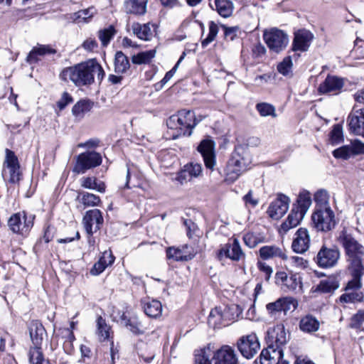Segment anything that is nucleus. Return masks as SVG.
<instances>
[{
	"label": "nucleus",
	"mask_w": 364,
	"mask_h": 364,
	"mask_svg": "<svg viewBox=\"0 0 364 364\" xmlns=\"http://www.w3.org/2000/svg\"><path fill=\"white\" fill-rule=\"evenodd\" d=\"M210 355L209 350L202 349L198 350L195 355L196 364H212Z\"/></svg>",
	"instance_id": "4d7b16f0"
},
{
	"label": "nucleus",
	"mask_w": 364,
	"mask_h": 364,
	"mask_svg": "<svg viewBox=\"0 0 364 364\" xmlns=\"http://www.w3.org/2000/svg\"><path fill=\"white\" fill-rule=\"evenodd\" d=\"M312 203L311 193L306 190L301 191L297 196V214H300L302 220Z\"/></svg>",
	"instance_id": "b1692460"
},
{
	"label": "nucleus",
	"mask_w": 364,
	"mask_h": 364,
	"mask_svg": "<svg viewBox=\"0 0 364 364\" xmlns=\"http://www.w3.org/2000/svg\"><path fill=\"white\" fill-rule=\"evenodd\" d=\"M148 0H127L124 3V9L127 14L143 15L146 11Z\"/></svg>",
	"instance_id": "cd10ccee"
},
{
	"label": "nucleus",
	"mask_w": 364,
	"mask_h": 364,
	"mask_svg": "<svg viewBox=\"0 0 364 364\" xmlns=\"http://www.w3.org/2000/svg\"><path fill=\"white\" fill-rule=\"evenodd\" d=\"M209 33L208 36L201 41V46L203 48H205L210 43H212L216 38L218 33V26L214 22L210 21L208 25Z\"/></svg>",
	"instance_id": "de8ad7c7"
},
{
	"label": "nucleus",
	"mask_w": 364,
	"mask_h": 364,
	"mask_svg": "<svg viewBox=\"0 0 364 364\" xmlns=\"http://www.w3.org/2000/svg\"><path fill=\"white\" fill-rule=\"evenodd\" d=\"M340 258V251L336 247L323 245L316 256V262L320 267L330 268L336 265Z\"/></svg>",
	"instance_id": "9d476101"
},
{
	"label": "nucleus",
	"mask_w": 364,
	"mask_h": 364,
	"mask_svg": "<svg viewBox=\"0 0 364 364\" xmlns=\"http://www.w3.org/2000/svg\"><path fill=\"white\" fill-rule=\"evenodd\" d=\"M115 33L116 31L113 26H109L108 28L99 31L98 38L102 42L103 46L108 45Z\"/></svg>",
	"instance_id": "49530a36"
},
{
	"label": "nucleus",
	"mask_w": 364,
	"mask_h": 364,
	"mask_svg": "<svg viewBox=\"0 0 364 364\" xmlns=\"http://www.w3.org/2000/svg\"><path fill=\"white\" fill-rule=\"evenodd\" d=\"M344 85V80L343 78L328 75L325 80L320 84L318 92L321 94L333 93L337 95L341 92Z\"/></svg>",
	"instance_id": "a211bd4d"
},
{
	"label": "nucleus",
	"mask_w": 364,
	"mask_h": 364,
	"mask_svg": "<svg viewBox=\"0 0 364 364\" xmlns=\"http://www.w3.org/2000/svg\"><path fill=\"white\" fill-rule=\"evenodd\" d=\"M316 203L315 208H331L329 205V196L325 190H319L314 195Z\"/></svg>",
	"instance_id": "37998d69"
},
{
	"label": "nucleus",
	"mask_w": 364,
	"mask_h": 364,
	"mask_svg": "<svg viewBox=\"0 0 364 364\" xmlns=\"http://www.w3.org/2000/svg\"><path fill=\"white\" fill-rule=\"evenodd\" d=\"M218 13L223 17H229L233 10V4L230 0H215Z\"/></svg>",
	"instance_id": "ea45409f"
},
{
	"label": "nucleus",
	"mask_w": 364,
	"mask_h": 364,
	"mask_svg": "<svg viewBox=\"0 0 364 364\" xmlns=\"http://www.w3.org/2000/svg\"><path fill=\"white\" fill-rule=\"evenodd\" d=\"M350 149H351L352 155L354 154H364V143L360 141V140H355L351 142L350 145H349Z\"/></svg>",
	"instance_id": "0e129e2a"
},
{
	"label": "nucleus",
	"mask_w": 364,
	"mask_h": 364,
	"mask_svg": "<svg viewBox=\"0 0 364 364\" xmlns=\"http://www.w3.org/2000/svg\"><path fill=\"white\" fill-rule=\"evenodd\" d=\"M243 200H244L246 205H251V207H252V208L256 207L259 203L258 198L253 196L252 191H250L243 197Z\"/></svg>",
	"instance_id": "774afa93"
},
{
	"label": "nucleus",
	"mask_w": 364,
	"mask_h": 364,
	"mask_svg": "<svg viewBox=\"0 0 364 364\" xmlns=\"http://www.w3.org/2000/svg\"><path fill=\"white\" fill-rule=\"evenodd\" d=\"M364 323V310L358 311L351 318L350 326L353 328H358Z\"/></svg>",
	"instance_id": "052dcab7"
},
{
	"label": "nucleus",
	"mask_w": 364,
	"mask_h": 364,
	"mask_svg": "<svg viewBox=\"0 0 364 364\" xmlns=\"http://www.w3.org/2000/svg\"><path fill=\"white\" fill-rule=\"evenodd\" d=\"M282 356V348L267 346L262 350L259 355V361L261 364H278Z\"/></svg>",
	"instance_id": "412c9836"
},
{
	"label": "nucleus",
	"mask_w": 364,
	"mask_h": 364,
	"mask_svg": "<svg viewBox=\"0 0 364 364\" xmlns=\"http://www.w3.org/2000/svg\"><path fill=\"white\" fill-rule=\"evenodd\" d=\"M243 240L245 244L250 248L255 247L259 243L261 242V240L259 238V237L252 232H248L245 234L243 237Z\"/></svg>",
	"instance_id": "bf43d9fd"
},
{
	"label": "nucleus",
	"mask_w": 364,
	"mask_h": 364,
	"mask_svg": "<svg viewBox=\"0 0 364 364\" xmlns=\"http://www.w3.org/2000/svg\"><path fill=\"white\" fill-rule=\"evenodd\" d=\"M294 227H296V213L294 212V208H292L287 220L281 225L280 230L286 233Z\"/></svg>",
	"instance_id": "5fc2aeb1"
},
{
	"label": "nucleus",
	"mask_w": 364,
	"mask_h": 364,
	"mask_svg": "<svg viewBox=\"0 0 364 364\" xmlns=\"http://www.w3.org/2000/svg\"><path fill=\"white\" fill-rule=\"evenodd\" d=\"M257 264L259 270L265 274L266 280H269L273 272L272 268L268 264H267L265 262H262L260 261H258Z\"/></svg>",
	"instance_id": "338daca9"
},
{
	"label": "nucleus",
	"mask_w": 364,
	"mask_h": 364,
	"mask_svg": "<svg viewBox=\"0 0 364 364\" xmlns=\"http://www.w3.org/2000/svg\"><path fill=\"white\" fill-rule=\"evenodd\" d=\"M31 339L34 346H41L45 329L38 321H32L28 326Z\"/></svg>",
	"instance_id": "bb28decb"
},
{
	"label": "nucleus",
	"mask_w": 364,
	"mask_h": 364,
	"mask_svg": "<svg viewBox=\"0 0 364 364\" xmlns=\"http://www.w3.org/2000/svg\"><path fill=\"white\" fill-rule=\"evenodd\" d=\"M219 257L225 256L233 261H239L245 257L240 242L235 238L232 243L225 244L219 251Z\"/></svg>",
	"instance_id": "6ab92c4d"
},
{
	"label": "nucleus",
	"mask_w": 364,
	"mask_h": 364,
	"mask_svg": "<svg viewBox=\"0 0 364 364\" xmlns=\"http://www.w3.org/2000/svg\"><path fill=\"white\" fill-rule=\"evenodd\" d=\"M215 144L210 139L202 140L198 146L197 150L203 159L207 168L213 171L216 165V154L215 151Z\"/></svg>",
	"instance_id": "9b49d317"
},
{
	"label": "nucleus",
	"mask_w": 364,
	"mask_h": 364,
	"mask_svg": "<svg viewBox=\"0 0 364 364\" xmlns=\"http://www.w3.org/2000/svg\"><path fill=\"white\" fill-rule=\"evenodd\" d=\"M267 346L282 348L287 342V336L283 325L269 328L265 338Z\"/></svg>",
	"instance_id": "4468645a"
},
{
	"label": "nucleus",
	"mask_w": 364,
	"mask_h": 364,
	"mask_svg": "<svg viewBox=\"0 0 364 364\" xmlns=\"http://www.w3.org/2000/svg\"><path fill=\"white\" fill-rule=\"evenodd\" d=\"M333 156L336 159L346 160L352 156L351 149L349 145L343 146L333 151Z\"/></svg>",
	"instance_id": "6e6d98bb"
},
{
	"label": "nucleus",
	"mask_w": 364,
	"mask_h": 364,
	"mask_svg": "<svg viewBox=\"0 0 364 364\" xmlns=\"http://www.w3.org/2000/svg\"><path fill=\"white\" fill-rule=\"evenodd\" d=\"M364 295L360 289L346 290V293L340 297V301L342 303H355L363 301Z\"/></svg>",
	"instance_id": "58836bf2"
},
{
	"label": "nucleus",
	"mask_w": 364,
	"mask_h": 364,
	"mask_svg": "<svg viewBox=\"0 0 364 364\" xmlns=\"http://www.w3.org/2000/svg\"><path fill=\"white\" fill-rule=\"evenodd\" d=\"M93 107V103L88 100H80L72 108L73 114L79 119H82L85 114L89 112Z\"/></svg>",
	"instance_id": "72a5a7b5"
},
{
	"label": "nucleus",
	"mask_w": 364,
	"mask_h": 364,
	"mask_svg": "<svg viewBox=\"0 0 364 364\" xmlns=\"http://www.w3.org/2000/svg\"><path fill=\"white\" fill-rule=\"evenodd\" d=\"M310 246V236L306 228H299L297 230V253H304Z\"/></svg>",
	"instance_id": "473e14b6"
},
{
	"label": "nucleus",
	"mask_w": 364,
	"mask_h": 364,
	"mask_svg": "<svg viewBox=\"0 0 364 364\" xmlns=\"http://www.w3.org/2000/svg\"><path fill=\"white\" fill-rule=\"evenodd\" d=\"M101 163L100 154L96 151H86L77 156L73 171L77 174L84 173L86 171L100 166Z\"/></svg>",
	"instance_id": "6e6552de"
},
{
	"label": "nucleus",
	"mask_w": 364,
	"mask_h": 364,
	"mask_svg": "<svg viewBox=\"0 0 364 364\" xmlns=\"http://www.w3.org/2000/svg\"><path fill=\"white\" fill-rule=\"evenodd\" d=\"M343 140V129L339 124H336L333 127L331 132L330 141L333 145H336L341 142Z\"/></svg>",
	"instance_id": "13d9d810"
},
{
	"label": "nucleus",
	"mask_w": 364,
	"mask_h": 364,
	"mask_svg": "<svg viewBox=\"0 0 364 364\" xmlns=\"http://www.w3.org/2000/svg\"><path fill=\"white\" fill-rule=\"evenodd\" d=\"M277 282H281L282 285L285 286L289 289H294L296 288V279L294 276L291 275L289 278L288 277L286 272H279L276 274Z\"/></svg>",
	"instance_id": "a18cd8bd"
},
{
	"label": "nucleus",
	"mask_w": 364,
	"mask_h": 364,
	"mask_svg": "<svg viewBox=\"0 0 364 364\" xmlns=\"http://www.w3.org/2000/svg\"><path fill=\"white\" fill-rule=\"evenodd\" d=\"M263 37L269 50L276 53L284 50L289 43L288 36L276 28L265 31Z\"/></svg>",
	"instance_id": "0eeeda50"
},
{
	"label": "nucleus",
	"mask_w": 364,
	"mask_h": 364,
	"mask_svg": "<svg viewBox=\"0 0 364 364\" xmlns=\"http://www.w3.org/2000/svg\"><path fill=\"white\" fill-rule=\"evenodd\" d=\"M97 13V10L94 6H90L86 9H82L75 12L73 15V19L77 23L88 22Z\"/></svg>",
	"instance_id": "4c0bfd02"
},
{
	"label": "nucleus",
	"mask_w": 364,
	"mask_h": 364,
	"mask_svg": "<svg viewBox=\"0 0 364 364\" xmlns=\"http://www.w3.org/2000/svg\"><path fill=\"white\" fill-rule=\"evenodd\" d=\"M130 67L128 58L122 52L117 51L114 58V70L117 73H124Z\"/></svg>",
	"instance_id": "e433bc0d"
},
{
	"label": "nucleus",
	"mask_w": 364,
	"mask_h": 364,
	"mask_svg": "<svg viewBox=\"0 0 364 364\" xmlns=\"http://www.w3.org/2000/svg\"><path fill=\"white\" fill-rule=\"evenodd\" d=\"M202 173V166L197 163H190L184 166V169L179 173L178 180L190 181L192 178L198 177Z\"/></svg>",
	"instance_id": "393cba45"
},
{
	"label": "nucleus",
	"mask_w": 364,
	"mask_h": 364,
	"mask_svg": "<svg viewBox=\"0 0 364 364\" xmlns=\"http://www.w3.org/2000/svg\"><path fill=\"white\" fill-rule=\"evenodd\" d=\"M121 321L122 323L132 333L140 334L144 332L143 326L136 316H132L127 318L124 314H123L121 317Z\"/></svg>",
	"instance_id": "c9c22d12"
},
{
	"label": "nucleus",
	"mask_w": 364,
	"mask_h": 364,
	"mask_svg": "<svg viewBox=\"0 0 364 364\" xmlns=\"http://www.w3.org/2000/svg\"><path fill=\"white\" fill-rule=\"evenodd\" d=\"M311 219L315 228L327 232L335 227V214L331 208H314Z\"/></svg>",
	"instance_id": "39448f33"
},
{
	"label": "nucleus",
	"mask_w": 364,
	"mask_h": 364,
	"mask_svg": "<svg viewBox=\"0 0 364 364\" xmlns=\"http://www.w3.org/2000/svg\"><path fill=\"white\" fill-rule=\"evenodd\" d=\"M314 39V35L311 31L306 28L297 30V51H307Z\"/></svg>",
	"instance_id": "5701e85b"
},
{
	"label": "nucleus",
	"mask_w": 364,
	"mask_h": 364,
	"mask_svg": "<svg viewBox=\"0 0 364 364\" xmlns=\"http://www.w3.org/2000/svg\"><path fill=\"white\" fill-rule=\"evenodd\" d=\"M55 50L48 46H39L34 47L28 53L26 60L30 64L35 63L38 61V56H43L46 54H54Z\"/></svg>",
	"instance_id": "c85d7f7f"
},
{
	"label": "nucleus",
	"mask_w": 364,
	"mask_h": 364,
	"mask_svg": "<svg viewBox=\"0 0 364 364\" xmlns=\"http://www.w3.org/2000/svg\"><path fill=\"white\" fill-rule=\"evenodd\" d=\"M143 308L145 314L150 317L156 318L162 312L161 304L158 300L144 301Z\"/></svg>",
	"instance_id": "f704fd0d"
},
{
	"label": "nucleus",
	"mask_w": 364,
	"mask_h": 364,
	"mask_svg": "<svg viewBox=\"0 0 364 364\" xmlns=\"http://www.w3.org/2000/svg\"><path fill=\"white\" fill-rule=\"evenodd\" d=\"M256 108L262 117H277L275 108L273 105L270 104L266 102L259 103L257 105Z\"/></svg>",
	"instance_id": "8fccbe9b"
},
{
	"label": "nucleus",
	"mask_w": 364,
	"mask_h": 364,
	"mask_svg": "<svg viewBox=\"0 0 364 364\" xmlns=\"http://www.w3.org/2000/svg\"><path fill=\"white\" fill-rule=\"evenodd\" d=\"M215 364H237L235 350L228 346H224L218 350L213 356Z\"/></svg>",
	"instance_id": "aec40b11"
},
{
	"label": "nucleus",
	"mask_w": 364,
	"mask_h": 364,
	"mask_svg": "<svg viewBox=\"0 0 364 364\" xmlns=\"http://www.w3.org/2000/svg\"><path fill=\"white\" fill-rule=\"evenodd\" d=\"M259 257L264 260H268L274 258H280L282 260H287L288 257L285 250L276 245H265L260 247L259 250Z\"/></svg>",
	"instance_id": "4be33fe9"
},
{
	"label": "nucleus",
	"mask_w": 364,
	"mask_h": 364,
	"mask_svg": "<svg viewBox=\"0 0 364 364\" xmlns=\"http://www.w3.org/2000/svg\"><path fill=\"white\" fill-rule=\"evenodd\" d=\"M97 334L100 341H105L109 338L110 327L102 317L97 318Z\"/></svg>",
	"instance_id": "c03bdc74"
},
{
	"label": "nucleus",
	"mask_w": 364,
	"mask_h": 364,
	"mask_svg": "<svg viewBox=\"0 0 364 364\" xmlns=\"http://www.w3.org/2000/svg\"><path fill=\"white\" fill-rule=\"evenodd\" d=\"M73 102V97L71 95L67 92H64L62 94L60 99L58 101L57 105L58 108L62 110L63 109L68 105L70 104Z\"/></svg>",
	"instance_id": "69168bd1"
},
{
	"label": "nucleus",
	"mask_w": 364,
	"mask_h": 364,
	"mask_svg": "<svg viewBox=\"0 0 364 364\" xmlns=\"http://www.w3.org/2000/svg\"><path fill=\"white\" fill-rule=\"evenodd\" d=\"M131 28L132 33L141 40L149 41L152 36L149 23H133Z\"/></svg>",
	"instance_id": "7c9ffc66"
},
{
	"label": "nucleus",
	"mask_w": 364,
	"mask_h": 364,
	"mask_svg": "<svg viewBox=\"0 0 364 364\" xmlns=\"http://www.w3.org/2000/svg\"><path fill=\"white\" fill-rule=\"evenodd\" d=\"M319 327V321L315 317L309 315L301 318L299 323L301 331L305 333H312L316 332Z\"/></svg>",
	"instance_id": "c756f323"
},
{
	"label": "nucleus",
	"mask_w": 364,
	"mask_h": 364,
	"mask_svg": "<svg viewBox=\"0 0 364 364\" xmlns=\"http://www.w3.org/2000/svg\"><path fill=\"white\" fill-rule=\"evenodd\" d=\"M293 65L291 57L287 56L277 65V71L285 77H292Z\"/></svg>",
	"instance_id": "a19ab883"
},
{
	"label": "nucleus",
	"mask_w": 364,
	"mask_h": 364,
	"mask_svg": "<svg viewBox=\"0 0 364 364\" xmlns=\"http://www.w3.org/2000/svg\"><path fill=\"white\" fill-rule=\"evenodd\" d=\"M5 180L11 183H18L21 179V173L17 156L14 152L6 149L2 173Z\"/></svg>",
	"instance_id": "423d86ee"
},
{
	"label": "nucleus",
	"mask_w": 364,
	"mask_h": 364,
	"mask_svg": "<svg viewBox=\"0 0 364 364\" xmlns=\"http://www.w3.org/2000/svg\"><path fill=\"white\" fill-rule=\"evenodd\" d=\"M337 240L345 249L348 259L350 262V267H363V246L346 230L339 233Z\"/></svg>",
	"instance_id": "20e7f679"
},
{
	"label": "nucleus",
	"mask_w": 364,
	"mask_h": 364,
	"mask_svg": "<svg viewBox=\"0 0 364 364\" xmlns=\"http://www.w3.org/2000/svg\"><path fill=\"white\" fill-rule=\"evenodd\" d=\"M347 122L351 133L364 138V108L355 109L354 107L348 117Z\"/></svg>",
	"instance_id": "2eb2a0df"
},
{
	"label": "nucleus",
	"mask_w": 364,
	"mask_h": 364,
	"mask_svg": "<svg viewBox=\"0 0 364 364\" xmlns=\"http://www.w3.org/2000/svg\"><path fill=\"white\" fill-rule=\"evenodd\" d=\"M102 213L98 209H92L86 212L82 223L87 234L90 237L100 229L103 223Z\"/></svg>",
	"instance_id": "f8f14e48"
},
{
	"label": "nucleus",
	"mask_w": 364,
	"mask_h": 364,
	"mask_svg": "<svg viewBox=\"0 0 364 364\" xmlns=\"http://www.w3.org/2000/svg\"><path fill=\"white\" fill-rule=\"evenodd\" d=\"M95 74L97 79L101 80L104 77V70L96 60L92 59L63 69L60 77L65 82L70 80L76 86H83L92 83Z\"/></svg>",
	"instance_id": "f257e3e1"
},
{
	"label": "nucleus",
	"mask_w": 364,
	"mask_h": 364,
	"mask_svg": "<svg viewBox=\"0 0 364 364\" xmlns=\"http://www.w3.org/2000/svg\"><path fill=\"white\" fill-rule=\"evenodd\" d=\"M289 199L283 194H278L277 198L273 200L267 211L269 217L273 220L280 219L289 209Z\"/></svg>",
	"instance_id": "dca6fc26"
},
{
	"label": "nucleus",
	"mask_w": 364,
	"mask_h": 364,
	"mask_svg": "<svg viewBox=\"0 0 364 364\" xmlns=\"http://www.w3.org/2000/svg\"><path fill=\"white\" fill-rule=\"evenodd\" d=\"M280 300H282V311H283L285 314L289 311H291L292 309H296V303L295 300L292 297H283L280 298Z\"/></svg>",
	"instance_id": "680f3d73"
},
{
	"label": "nucleus",
	"mask_w": 364,
	"mask_h": 364,
	"mask_svg": "<svg viewBox=\"0 0 364 364\" xmlns=\"http://www.w3.org/2000/svg\"><path fill=\"white\" fill-rule=\"evenodd\" d=\"M34 215L28 218L26 213H16L11 215L8 220V225L14 233L23 235L27 233L33 225Z\"/></svg>",
	"instance_id": "1a4fd4ad"
},
{
	"label": "nucleus",
	"mask_w": 364,
	"mask_h": 364,
	"mask_svg": "<svg viewBox=\"0 0 364 364\" xmlns=\"http://www.w3.org/2000/svg\"><path fill=\"white\" fill-rule=\"evenodd\" d=\"M31 364H42L44 358L39 346L31 348L28 353Z\"/></svg>",
	"instance_id": "3c124183"
},
{
	"label": "nucleus",
	"mask_w": 364,
	"mask_h": 364,
	"mask_svg": "<svg viewBox=\"0 0 364 364\" xmlns=\"http://www.w3.org/2000/svg\"><path fill=\"white\" fill-rule=\"evenodd\" d=\"M352 279L348 281L345 290L360 289L362 287L361 278L363 275V267H349Z\"/></svg>",
	"instance_id": "a878e982"
},
{
	"label": "nucleus",
	"mask_w": 364,
	"mask_h": 364,
	"mask_svg": "<svg viewBox=\"0 0 364 364\" xmlns=\"http://www.w3.org/2000/svg\"><path fill=\"white\" fill-rule=\"evenodd\" d=\"M280 299L274 302H271L267 304L266 309L269 314L271 316L275 315L277 313L282 311V304Z\"/></svg>",
	"instance_id": "e2e57ef3"
},
{
	"label": "nucleus",
	"mask_w": 364,
	"mask_h": 364,
	"mask_svg": "<svg viewBox=\"0 0 364 364\" xmlns=\"http://www.w3.org/2000/svg\"><path fill=\"white\" fill-rule=\"evenodd\" d=\"M225 315L221 307H215L213 309L209 315L208 323L215 326L216 325L221 324L224 320Z\"/></svg>",
	"instance_id": "09e8293b"
},
{
	"label": "nucleus",
	"mask_w": 364,
	"mask_h": 364,
	"mask_svg": "<svg viewBox=\"0 0 364 364\" xmlns=\"http://www.w3.org/2000/svg\"><path fill=\"white\" fill-rule=\"evenodd\" d=\"M81 202L86 207L97 206L100 202V198L95 194L85 193L82 196Z\"/></svg>",
	"instance_id": "603ef678"
},
{
	"label": "nucleus",
	"mask_w": 364,
	"mask_h": 364,
	"mask_svg": "<svg viewBox=\"0 0 364 364\" xmlns=\"http://www.w3.org/2000/svg\"><path fill=\"white\" fill-rule=\"evenodd\" d=\"M252 162L249 149L243 146H237L229 159L225 170V181L233 183L247 170Z\"/></svg>",
	"instance_id": "f03ea898"
},
{
	"label": "nucleus",
	"mask_w": 364,
	"mask_h": 364,
	"mask_svg": "<svg viewBox=\"0 0 364 364\" xmlns=\"http://www.w3.org/2000/svg\"><path fill=\"white\" fill-rule=\"evenodd\" d=\"M351 55L358 60L364 59V41L357 38L355 41V45Z\"/></svg>",
	"instance_id": "864d4df0"
},
{
	"label": "nucleus",
	"mask_w": 364,
	"mask_h": 364,
	"mask_svg": "<svg viewBox=\"0 0 364 364\" xmlns=\"http://www.w3.org/2000/svg\"><path fill=\"white\" fill-rule=\"evenodd\" d=\"M156 50H150L144 52L139 53L132 58V61L134 64L141 65L149 63L152 58L155 57Z\"/></svg>",
	"instance_id": "79ce46f5"
},
{
	"label": "nucleus",
	"mask_w": 364,
	"mask_h": 364,
	"mask_svg": "<svg viewBox=\"0 0 364 364\" xmlns=\"http://www.w3.org/2000/svg\"><path fill=\"white\" fill-rule=\"evenodd\" d=\"M339 287L338 282L335 277H329L320 282L319 284L313 290V291H319L321 293H330L335 291Z\"/></svg>",
	"instance_id": "2f4dec72"
},
{
	"label": "nucleus",
	"mask_w": 364,
	"mask_h": 364,
	"mask_svg": "<svg viewBox=\"0 0 364 364\" xmlns=\"http://www.w3.org/2000/svg\"><path fill=\"white\" fill-rule=\"evenodd\" d=\"M237 346L241 354L246 358H252L260 347L258 338L255 333L242 336Z\"/></svg>",
	"instance_id": "ddd939ff"
},
{
	"label": "nucleus",
	"mask_w": 364,
	"mask_h": 364,
	"mask_svg": "<svg viewBox=\"0 0 364 364\" xmlns=\"http://www.w3.org/2000/svg\"><path fill=\"white\" fill-rule=\"evenodd\" d=\"M196 252L193 247L185 245L181 247H168L166 250L167 258L174 261H188L192 259L196 255Z\"/></svg>",
	"instance_id": "f3484780"
},
{
	"label": "nucleus",
	"mask_w": 364,
	"mask_h": 364,
	"mask_svg": "<svg viewBox=\"0 0 364 364\" xmlns=\"http://www.w3.org/2000/svg\"><path fill=\"white\" fill-rule=\"evenodd\" d=\"M195 113L192 110L182 109L171 116L166 122L167 127L176 129L178 136H191L193 128L198 124Z\"/></svg>",
	"instance_id": "7ed1b4c3"
}]
</instances>
